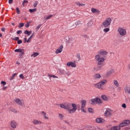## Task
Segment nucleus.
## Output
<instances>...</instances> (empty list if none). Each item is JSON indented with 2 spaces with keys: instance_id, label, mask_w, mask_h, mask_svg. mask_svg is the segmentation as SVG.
I'll use <instances>...</instances> for the list:
<instances>
[{
  "instance_id": "obj_37",
  "label": "nucleus",
  "mask_w": 130,
  "mask_h": 130,
  "mask_svg": "<svg viewBox=\"0 0 130 130\" xmlns=\"http://www.w3.org/2000/svg\"><path fill=\"white\" fill-rule=\"evenodd\" d=\"M52 17H53V15L51 14V15H49L48 16H47V17L46 18V20H49L51 18H52Z\"/></svg>"
},
{
  "instance_id": "obj_48",
  "label": "nucleus",
  "mask_w": 130,
  "mask_h": 130,
  "mask_svg": "<svg viewBox=\"0 0 130 130\" xmlns=\"http://www.w3.org/2000/svg\"><path fill=\"white\" fill-rule=\"evenodd\" d=\"M25 26L26 28H28L29 26V24L28 23H27Z\"/></svg>"
},
{
  "instance_id": "obj_63",
  "label": "nucleus",
  "mask_w": 130,
  "mask_h": 130,
  "mask_svg": "<svg viewBox=\"0 0 130 130\" xmlns=\"http://www.w3.org/2000/svg\"><path fill=\"white\" fill-rule=\"evenodd\" d=\"M2 37V35L0 34V38H1Z\"/></svg>"
},
{
  "instance_id": "obj_7",
  "label": "nucleus",
  "mask_w": 130,
  "mask_h": 130,
  "mask_svg": "<svg viewBox=\"0 0 130 130\" xmlns=\"http://www.w3.org/2000/svg\"><path fill=\"white\" fill-rule=\"evenodd\" d=\"M81 110L82 112L86 113V110L85 109V108L86 107V101L85 100H82L81 102Z\"/></svg>"
},
{
  "instance_id": "obj_34",
  "label": "nucleus",
  "mask_w": 130,
  "mask_h": 130,
  "mask_svg": "<svg viewBox=\"0 0 130 130\" xmlns=\"http://www.w3.org/2000/svg\"><path fill=\"white\" fill-rule=\"evenodd\" d=\"M38 4V1H35V2H34V5H33L34 7L36 8L37 7Z\"/></svg>"
},
{
  "instance_id": "obj_30",
  "label": "nucleus",
  "mask_w": 130,
  "mask_h": 130,
  "mask_svg": "<svg viewBox=\"0 0 130 130\" xmlns=\"http://www.w3.org/2000/svg\"><path fill=\"white\" fill-rule=\"evenodd\" d=\"M125 92L128 94H130V88L128 87H126L125 88Z\"/></svg>"
},
{
  "instance_id": "obj_35",
  "label": "nucleus",
  "mask_w": 130,
  "mask_h": 130,
  "mask_svg": "<svg viewBox=\"0 0 130 130\" xmlns=\"http://www.w3.org/2000/svg\"><path fill=\"white\" fill-rule=\"evenodd\" d=\"M17 75V74L15 73L14 74L12 75V76H11V78H10V80L12 81L13 80V79H14V77Z\"/></svg>"
},
{
  "instance_id": "obj_62",
  "label": "nucleus",
  "mask_w": 130,
  "mask_h": 130,
  "mask_svg": "<svg viewBox=\"0 0 130 130\" xmlns=\"http://www.w3.org/2000/svg\"><path fill=\"white\" fill-rule=\"evenodd\" d=\"M12 25L13 26H15V23H12Z\"/></svg>"
},
{
  "instance_id": "obj_47",
  "label": "nucleus",
  "mask_w": 130,
  "mask_h": 130,
  "mask_svg": "<svg viewBox=\"0 0 130 130\" xmlns=\"http://www.w3.org/2000/svg\"><path fill=\"white\" fill-rule=\"evenodd\" d=\"M19 77L21 79H24V76L23 75V74H21L19 75Z\"/></svg>"
},
{
  "instance_id": "obj_64",
  "label": "nucleus",
  "mask_w": 130,
  "mask_h": 130,
  "mask_svg": "<svg viewBox=\"0 0 130 130\" xmlns=\"http://www.w3.org/2000/svg\"><path fill=\"white\" fill-rule=\"evenodd\" d=\"M128 69L130 70V66L128 67Z\"/></svg>"
},
{
  "instance_id": "obj_5",
  "label": "nucleus",
  "mask_w": 130,
  "mask_h": 130,
  "mask_svg": "<svg viewBox=\"0 0 130 130\" xmlns=\"http://www.w3.org/2000/svg\"><path fill=\"white\" fill-rule=\"evenodd\" d=\"M112 22V19L110 18V17H108L103 22V26L104 27L106 28L108 27L110 25Z\"/></svg>"
},
{
  "instance_id": "obj_44",
  "label": "nucleus",
  "mask_w": 130,
  "mask_h": 130,
  "mask_svg": "<svg viewBox=\"0 0 130 130\" xmlns=\"http://www.w3.org/2000/svg\"><path fill=\"white\" fill-rule=\"evenodd\" d=\"M17 43L18 44H21L22 43V41L21 40H18Z\"/></svg>"
},
{
  "instance_id": "obj_52",
  "label": "nucleus",
  "mask_w": 130,
  "mask_h": 130,
  "mask_svg": "<svg viewBox=\"0 0 130 130\" xmlns=\"http://www.w3.org/2000/svg\"><path fill=\"white\" fill-rule=\"evenodd\" d=\"M60 72H61V74H64V73H65V71L64 70H61V71H60Z\"/></svg>"
},
{
  "instance_id": "obj_17",
  "label": "nucleus",
  "mask_w": 130,
  "mask_h": 130,
  "mask_svg": "<svg viewBox=\"0 0 130 130\" xmlns=\"http://www.w3.org/2000/svg\"><path fill=\"white\" fill-rule=\"evenodd\" d=\"M96 121L98 123H104L106 122L105 119L101 118H96Z\"/></svg>"
},
{
  "instance_id": "obj_4",
  "label": "nucleus",
  "mask_w": 130,
  "mask_h": 130,
  "mask_svg": "<svg viewBox=\"0 0 130 130\" xmlns=\"http://www.w3.org/2000/svg\"><path fill=\"white\" fill-rule=\"evenodd\" d=\"M106 83H107V80H104L96 83V84H94V86L101 90H103V87L102 86Z\"/></svg>"
},
{
  "instance_id": "obj_27",
  "label": "nucleus",
  "mask_w": 130,
  "mask_h": 130,
  "mask_svg": "<svg viewBox=\"0 0 130 130\" xmlns=\"http://www.w3.org/2000/svg\"><path fill=\"white\" fill-rule=\"evenodd\" d=\"M31 33H32L31 31H28L27 30L24 31V34L25 35H27L28 36H30Z\"/></svg>"
},
{
  "instance_id": "obj_36",
  "label": "nucleus",
  "mask_w": 130,
  "mask_h": 130,
  "mask_svg": "<svg viewBox=\"0 0 130 130\" xmlns=\"http://www.w3.org/2000/svg\"><path fill=\"white\" fill-rule=\"evenodd\" d=\"M16 10L17 11V14H20V11L19 8H18V7H16Z\"/></svg>"
},
{
  "instance_id": "obj_12",
  "label": "nucleus",
  "mask_w": 130,
  "mask_h": 130,
  "mask_svg": "<svg viewBox=\"0 0 130 130\" xmlns=\"http://www.w3.org/2000/svg\"><path fill=\"white\" fill-rule=\"evenodd\" d=\"M18 125V123L14 120L11 121V126L13 128H16L17 126Z\"/></svg>"
},
{
  "instance_id": "obj_8",
  "label": "nucleus",
  "mask_w": 130,
  "mask_h": 130,
  "mask_svg": "<svg viewBox=\"0 0 130 130\" xmlns=\"http://www.w3.org/2000/svg\"><path fill=\"white\" fill-rule=\"evenodd\" d=\"M130 123V121L129 120H126L123 121V122L119 124V129H120V127L127 126Z\"/></svg>"
},
{
  "instance_id": "obj_55",
  "label": "nucleus",
  "mask_w": 130,
  "mask_h": 130,
  "mask_svg": "<svg viewBox=\"0 0 130 130\" xmlns=\"http://www.w3.org/2000/svg\"><path fill=\"white\" fill-rule=\"evenodd\" d=\"M52 77H53V78H58L57 76L55 75H52Z\"/></svg>"
},
{
  "instance_id": "obj_9",
  "label": "nucleus",
  "mask_w": 130,
  "mask_h": 130,
  "mask_svg": "<svg viewBox=\"0 0 130 130\" xmlns=\"http://www.w3.org/2000/svg\"><path fill=\"white\" fill-rule=\"evenodd\" d=\"M112 115V111L110 109H107L105 111V116L107 117H111Z\"/></svg>"
},
{
  "instance_id": "obj_49",
  "label": "nucleus",
  "mask_w": 130,
  "mask_h": 130,
  "mask_svg": "<svg viewBox=\"0 0 130 130\" xmlns=\"http://www.w3.org/2000/svg\"><path fill=\"white\" fill-rule=\"evenodd\" d=\"M63 122H64V123H67L68 124H70L69 122L68 121H67V120H64Z\"/></svg>"
},
{
  "instance_id": "obj_1",
  "label": "nucleus",
  "mask_w": 130,
  "mask_h": 130,
  "mask_svg": "<svg viewBox=\"0 0 130 130\" xmlns=\"http://www.w3.org/2000/svg\"><path fill=\"white\" fill-rule=\"evenodd\" d=\"M60 107L68 110L70 114L74 113L77 109V106L76 104L74 103H64V104H61Z\"/></svg>"
},
{
  "instance_id": "obj_39",
  "label": "nucleus",
  "mask_w": 130,
  "mask_h": 130,
  "mask_svg": "<svg viewBox=\"0 0 130 130\" xmlns=\"http://www.w3.org/2000/svg\"><path fill=\"white\" fill-rule=\"evenodd\" d=\"M88 112H89L90 113H92L93 112V110L92 108H88Z\"/></svg>"
},
{
  "instance_id": "obj_26",
  "label": "nucleus",
  "mask_w": 130,
  "mask_h": 130,
  "mask_svg": "<svg viewBox=\"0 0 130 130\" xmlns=\"http://www.w3.org/2000/svg\"><path fill=\"white\" fill-rule=\"evenodd\" d=\"M58 117L61 120H63L64 117V116L62 114L59 113L58 114Z\"/></svg>"
},
{
  "instance_id": "obj_60",
  "label": "nucleus",
  "mask_w": 130,
  "mask_h": 130,
  "mask_svg": "<svg viewBox=\"0 0 130 130\" xmlns=\"http://www.w3.org/2000/svg\"><path fill=\"white\" fill-rule=\"evenodd\" d=\"M7 88V87H4V88H3V89L4 90H5V89H6Z\"/></svg>"
},
{
  "instance_id": "obj_56",
  "label": "nucleus",
  "mask_w": 130,
  "mask_h": 130,
  "mask_svg": "<svg viewBox=\"0 0 130 130\" xmlns=\"http://www.w3.org/2000/svg\"><path fill=\"white\" fill-rule=\"evenodd\" d=\"M85 6V4H80V6H82V7H83V6Z\"/></svg>"
},
{
  "instance_id": "obj_53",
  "label": "nucleus",
  "mask_w": 130,
  "mask_h": 130,
  "mask_svg": "<svg viewBox=\"0 0 130 130\" xmlns=\"http://www.w3.org/2000/svg\"><path fill=\"white\" fill-rule=\"evenodd\" d=\"M27 39L26 38H24V43H25L26 42H27Z\"/></svg>"
},
{
  "instance_id": "obj_15",
  "label": "nucleus",
  "mask_w": 130,
  "mask_h": 130,
  "mask_svg": "<svg viewBox=\"0 0 130 130\" xmlns=\"http://www.w3.org/2000/svg\"><path fill=\"white\" fill-rule=\"evenodd\" d=\"M63 47L62 45H61L55 51L56 54L60 53L63 51Z\"/></svg>"
},
{
  "instance_id": "obj_54",
  "label": "nucleus",
  "mask_w": 130,
  "mask_h": 130,
  "mask_svg": "<svg viewBox=\"0 0 130 130\" xmlns=\"http://www.w3.org/2000/svg\"><path fill=\"white\" fill-rule=\"evenodd\" d=\"M13 0H9V3L10 4H12V3H13Z\"/></svg>"
},
{
  "instance_id": "obj_24",
  "label": "nucleus",
  "mask_w": 130,
  "mask_h": 130,
  "mask_svg": "<svg viewBox=\"0 0 130 130\" xmlns=\"http://www.w3.org/2000/svg\"><path fill=\"white\" fill-rule=\"evenodd\" d=\"M69 40L68 41L69 43H71L73 44L74 40L73 38H68Z\"/></svg>"
},
{
  "instance_id": "obj_10",
  "label": "nucleus",
  "mask_w": 130,
  "mask_h": 130,
  "mask_svg": "<svg viewBox=\"0 0 130 130\" xmlns=\"http://www.w3.org/2000/svg\"><path fill=\"white\" fill-rule=\"evenodd\" d=\"M67 66L69 67H72V68H76V64L75 62H72V61H70L67 63Z\"/></svg>"
},
{
  "instance_id": "obj_2",
  "label": "nucleus",
  "mask_w": 130,
  "mask_h": 130,
  "mask_svg": "<svg viewBox=\"0 0 130 130\" xmlns=\"http://www.w3.org/2000/svg\"><path fill=\"white\" fill-rule=\"evenodd\" d=\"M94 59H95V62H96V63L98 66H101L103 64V63L106 60L105 57H102V56L98 54L95 55Z\"/></svg>"
},
{
  "instance_id": "obj_6",
  "label": "nucleus",
  "mask_w": 130,
  "mask_h": 130,
  "mask_svg": "<svg viewBox=\"0 0 130 130\" xmlns=\"http://www.w3.org/2000/svg\"><path fill=\"white\" fill-rule=\"evenodd\" d=\"M102 103V101L98 98L90 100V104L94 105L95 104H100Z\"/></svg>"
},
{
  "instance_id": "obj_19",
  "label": "nucleus",
  "mask_w": 130,
  "mask_h": 130,
  "mask_svg": "<svg viewBox=\"0 0 130 130\" xmlns=\"http://www.w3.org/2000/svg\"><path fill=\"white\" fill-rule=\"evenodd\" d=\"M41 114L43 115L44 119H49L48 115L47 114V113L44 111H42Z\"/></svg>"
},
{
  "instance_id": "obj_45",
  "label": "nucleus",
  "mask_w": 130,
  "mask_h": 130,
  "mask_svg": "<svg viewBox=\"0 0 130 130\" xmlns=\"http://www.w3.org/2000/svg\"><path fill=\"white\" fill-rule=\"evenodd\" d=\"M28 3V1H27V0H24L23 2V3H22V5H24V4H25V3Z\"/></svg>"
},
{
  "instance_id": "obj_46",
  "label": "nucleus",
  "mask_w": 130,
  "mask_h": 130,
  "mask_svg": "<svg viewBox=\"0 0 130 130\" xmlns=\"http://www.w3.org/2000/svg\"><path fill=\"white\" fill-rule=\"evenodd\" d=\"M41 25H39L37 26V28H36L37 31H38V30L39 29V28L41 27Z\"/></svg>"
},
{
  "instance_id": "obj_31",
  "label": "nucleus",
  "mask_w": 130,
  "mask_h": 130,
  "mask_svg": "<svg viewBox=\"0 0 130 130\" xmlns=\"http://www.w3.org/2000/svg\"><path fill=\"white\" fill-rule=\"evenodd\" d=\"M29 11L30 13H34L37 11V9L36 8H34V9H29Z\"/></svg>"
},
{
  "instance_id": "obj_42",
  "label": "nucleus",
  "mask_w": 130,
  "mask_h": 130,
  "mask_svg": "<svg viewBox=\"0 0 130 130\" xmlns=\"http://www.w3.org/2000/svg\"><path fill=\"white\" fill-rule=\"evenodd\" d=\"M24 23H20L19 27L21 28L24 26Z\"/></svg>"
},
{
  "instance_id": "obj_11",
  "label": "nucleus",
  "mask_w": 130,
  "mask_h": 130,
  "mask_svg": "<svg viewBox=\"0 0 130 130\" xmlns=\"http://www.w3.org/2000/svg\"><path fill=\"white\" fill-rule=\"evenodd\" d=\"M15 102L19 105L22 106L24 104V102L22 100H20L19 99H16Z\"/></svg>"
},
{
  "instance_id": "obj_28",
  "label": "nucleus",
  "mask_w": 130,
  "mask_h": 130,
  "mask_svg": "<svg viewBox=\"0 0 130 130\" xmlns=\"http://www.w3.org/2000/svg\"><path fill=\"white\" fill-rule=\"evenodd\" d=\"M93 24V22L92 21V20H89V22H88V23H87V26L88 27H91Z\"/></svg>"
},
{
  "instance_id": "obj_13",
  "label": "nucleus",
  "mask_w": 130,
  "mask_h": 130,
  "mask_svg": "<svg viewBox=\"0 0 130 130\" xmlns=\"http://www.w3.org/2000/svg\"><path fill=\"white\" fill-rule=\"evenodd\" d=\"M108 54L107 52L106 51H104V50H101L99 51V54L98 55H101V56H103V57H104L105 56L107 55Z\"/></svg>"
},
{
  "instance_id": "obj_43",
  "label": "nucleus",
  "mask_w": 130,
  "mask_h": 130,
  "mask_svg": "<svg viewBox=\"0 0 130 130\" xmlns=\"http://www.w3.org/2000/svg\"><path fill=\"white\" fill-rule=\"evenodd\" d=\"M122 107L123 108L126 109V104H123L122 105Z\"/></svg>"
},
{
  "instance_id": "obj_22",
  "label": "nucleus",
  "mask_w": 130,
  "mask_h": 130,
  "mask_svg": "<svg viewBox=\"0 0 130 130\" xmlns=\"http://www.w3.org/2000/svg\"><path fill=\"white\" fill-rule=\"evenodd\" d=\"M111 130H120V126H113L112 127V128H111Z\"/></svg>"
},
{
  "instance_id": "obj_33",
  "label": "nucleus",
  "mask_w": 130,
  "mask_h": 130,
  "mask_svg": "<svg viewBox=\"0 0 130 130\" xmlns=\"http://www.w3.org/2000/svg\"><path fill=\"white\" fill-rule=\"evenodd\" d=\"M34 35V33L30 37V38L28 39L27 41V43H28L30 42V40L31 38H32L33 36Z\"/></svg>"
},
{
  "instance_id": "obj_14",
  "label": "nucleus",
  "mask_w": 130,
  "mask_h": 130,
  "mask_svg": "<svg viewBox=\"0 0 130 130\" xmlns=\"http://www.w3.org/2000/svg\"><path fill=\"white\" fill-rule=\"evenodd\" d=\"M15 52L20 53V55H22L24 53V50L23 49H18L14 50Z\"/></svg>"
},
{
  "instance_id": "obj_32",
  "label": "nucleus",
  "mask_w": 130,
  "mask_h": 130,
  "mask_svg": "<svg viewBox=\"0 0 130 130\" xmlns=\"http://www.w3.org/2000/svg\"><path fill=\"white\" fill-rule=\"evenodd\" d=\"M110 30V29L109 28H106L105 29H104V32L107 33L108 32H109Z\"/></svg>"
},
{
  "instance_id": "obj_21",
  "label": "nucleus",
  "mask_w": 130,
  "mask_h": 130,
  "mask_svg": "<svg viewBox=\"0 0 130 130\" xmlns=\"http://www.w3.org/2000/svg\"><path fill=\"white\" fill-rule=\"evenodd\" d=\"M102 99L105 101H108L109 100V98L105 95H102Z\"/></svg>"
},
{
  "instance_id": "obj_50",
  "label": "nucleus",
  "mask_w": 130,
  "mask_h": 130,
  "mask_svg": "<svg viewBox=\"0 0 130 130\" xmlns=\"http://www.w3.org/2000/svg\"><path fill=\"white\" fill-rule=\"evenodd\" d=\"M1 84H3L4 85H5L6 84V82L5 81H2L1 82Z\"/></svg>"
},
{
  "instance_id": "obj_57",
  "label": "nucleus",
  "mask_w": 130,
  "mask_h": 130,
  "mask_svg": "<svg viewBox=\"0 0 130 130\" xmlns=\"http://www.w3.org/2000/svg\"><path fill=\"white\" fill-rule=\"evenodd\" d=\"M80 4H81V3H79V2H76V5H77V6H80Z\"/></svg>"
},
{
  "instance_id": "obj_29",
  "label": "nucleus",
  "mask_w": 130,
  "mask_h": 130,
  "mask_svg": "<svg viewBox=\"0 0 130 130\" xmlns=\"http://www.w3.org/2000/svg\"><path fill=\"white\" fill-rule=\"evenodd\" d=\"M39 55V53H38L37 52H35L31 55V57L35 58V57H37V56H38Z\"/></svg>"
},
{
  "instance_id": "obj_61",
  "label": "nucleus",
  "mask_w": 130,
  "mask_h": 130,
  "mask_svg": "<svg viewBox=\"0 0 130 130\" xmlns=\"http://www.w3.org/2000/svg\"><path fill=\"white\" fill-rule=\"evenodd\" d=\"M48 76H49V77H52V75H48Z\"/></svg>"
},
{
  "instance_id": "obj_23",
  "label": "nucleus",
  "mask_w": 130,
  "mask_h": 130,
  "mask_svg": "<svg viewBox=\"0 0 130 130\" xmlns=\"http://www.w3.org/2000/svg\"><path fill=\"white\" fill-rule=\"evenodd\" d=\"M94 79H100L101 78V76L99 74H94Z\"/></svg>"
},
{
  "instance_id": "obj_38",
  "label": "nucleus",
  "mask_w": 130,
  "mask_h": 130,
  "mask_svg": "<svg viewBox=\"0 0 130 130\" xmlns=\"http://www.w3.org/2000/svg\"><path fill=\"white\" fill-rule=\"evenodd\" d=\"M11 111L14 113H17V111H16V110H15V109L14 108H11Z\"/></svg>"
},
{
  "instance_id": "obj_40",
  "label": "nucleus",
  "mask_w": 130,
  "mask_h": 130,
  "mask_svg": "<svg viewBox=\"0 0 130 130\" xmlns=\"http://www.w3.org/2000/svg\"><path fill=\"white\" fill-rule=\"evenodd\" d=\"M12 39L14 41H18V40L19 39V37H16V38Z\"/></svg>"
},
{
  "instance_id": "obj_20",
  "label": "nucleus",
  "mask_w": 130,
  "mask_h": 130,
  "mask_svg": "<svg viewBox=\"0 0 130 130\" xmlns=\"http://www.w3.org/2000/svg\"><path fill=\"white\" fill-rule=\"evenodd\" d=\"M32 123L35 125L40 124L42 123L41 121L38 120H36V119L34 120Z\"/></svg>"
},
{
  "instance_id": "obj_41",
  "label": "nucleus",
  "mask_w": 130,
  "mask_h": 130,
  "mask_svg": "<svg viewBox=\"0 0 130 130\" xmlns=\"http://www.w3.org/2000/svg\"><path fill=\"white\" fill-rule=\"evenodd\" d=\"M80 24H81V22H80V21H78V22H77L75 23V25H76V26H78V25H79Z\"/></svg>"
},
{
  "instance_id": "obj_51",
  "label": "nucleus",
  "mask_w": 130,
  "mask_h": 130,
  "mask_svg": "<svg viewBox=\"0 0 130 130\" xmlns=\"http://www.w3.org/2000/svg\"><path fill=\"white\" fill-rule=\"evenodd\" d=\"M17 34H22V31L21 30H18L17 32Z\"/></svg>"
},
{
  "instance_id": "obj_59",
  "label": "nucleus",
  "mask_w": 130,
  "mask_h": 130,
  "mask_svg": "<svg viewBox=\"0 0 130 130\" xmlns=\"http://www.w3.org/2000/svg\"><path fill=\"white\" fill-rule=\"evenodd\" d=\"M16 64L19 65L20 64V62L19 61H17L16 62Z\"/></svg>"
},
{
  "instance_id": "obj_16",
  "label": "nucleus",
  "mask_w": 130,
  "mask_h": 130,
  "mask_svg": "<svg viewBox=\"0 0 130 130\" xmlns=\"http://www.w3.org/2000/svg\"><path fill=\"white\" fill-rule=\"evenodd\" d=\"M91 13L93 14H96L98 15H99L100 13V10H98V9H96V8H91Z\"/></svg>"
},
{
  "instance_id": "obj_18",
  "label": "nucleus",
  "mask_w": 130,
  "mask_h": 130,
  "mask_svg": "<svg viewBox=\"0 0 130 130\" xmlns=\"http://www.w3.org/2000/svg\"><path fill=\"white\" fill-rule=\"evenodd\" d=\"M114 73H115L114 70L112 69L110 70V71H108V72H107V76H108L109 75H112Z\"/></svg>"
},
{
  "instance_id": "obj_25",
  "label": "nucleus",
  "mask_w": 130,
  "mask_h": 130,
  "mask_svg": "<svg viewBox=\"0 0 130 130\" xmlns=\"http://www.w3.org/2000/svg\"><path fill=\"white\" fill-rule=\"evenodd\" d=\"M114 85L117 87H118L119 86L118 82L116 80H114Z\"/></svg>"
},
{
  "instance_id": "obj_3",
  "label": "nucleus",
  "mask_w": 130,
  "mask_h": 130,
  "mask_svg": "<svg viewBox=\"0 0 130 130\" xmlns=\"http://www.w3.org/2000/svg\"><path fill=\"white\" fill-rule=\"evenodd\" d=\"M117 31L118 32V34L121 37H124L126 35V29L122 28L121 27H118Z\"/></svg>"
},
{
  "instance_id": "obj_58",
  "label": "nucleus",
  "mask_w": 130,
  "mask_h": 130,
  "mask_svg": "<svg viewBox=\"0 0 130 130\" xmlns=\"http://www.w3.org/2000/svg\"><path fill=\"white\" fill-rule=\"evenodd\" d=\"M2 31L4 32L5 31V28H2Z\"/></svg>"
}]
</instances>
